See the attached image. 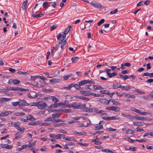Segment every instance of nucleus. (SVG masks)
Returning <instances> with one entry per match:
<instances>
[{
    "instance_id": "obj_1",
    "label": "nucleus",
    "mask_w": 153,
    "mask_h": 153,
    "mask_svg": "<svg viewBox=\"0 0 153 153\" xmlns=\"http://www.w3.org/2000/svg\"><path fill=\"white\" fill-rule=\"evenodd\" d=\"M37 107L38 109L42 110L46 108L47 106V104L45 102H43L41 101L37 102Z\"/></svg>"
},
{
    "instance_id": "obj_2",
    "label": "nucleus",
    "mask_w": 153,
    "mask_h": 153,
    "mask_svg": "<svg viewBox=\"0 0 153 153\" xmlns=\"http://www.w3.org/2000/svg\"><path fill=\"white\" fill-rule=\"evenodd\" d=\"M90 4L94 8L97 9H100L103 7L102 5L99 3L95 1H92Z\"/></svg>"
},
{
    "instance_id": "obj_3",
    "label": "nucleus",
    "mask_w": 153,
    "mask_h": 153,
    "mask_svg": "<svg viewBox=\"0 0 153 153\" xmlns=\"http://www.w3.org/2000/svg\"><path fill=\"white\" fill-rule=\"evenodd\" d=\"M82 94L85 96H91L93 94V93L89 91H80Z\"/></svg>"
},
{
    "instance_id": "obj_4",
    "label": "nucleus",
    "mask_w": 153,
    "mask_h": 153,
    "mask_svg": "<svg viewBox=\"0 0 153 153\" xmlns=\"http://www.w3.org/2000/svg\"><path fill=\"white\" fill-rule=\"evenodd\" d=\"M17 123H13V125L12 126H14L17 130L20 131L22 132H24L25 130V128L20 127L18 125Z\"/></svg>"
},
{
    "instance_id": "obj_5",
    "label": "nucleus",
    "mask_w": 153,
    "mask_h": 153,
    "mask_svg": "<svg viewBox=\"0 0 153 153\" xmlns=\"http://www.w3.org/2000/svg\"><path fill=\"white\" fill-rule=\"evenodd\" d=\"M19 107H21L22 106L29 105V103H27L25 100H20L19 101Z\"/></svg>"
},
{
    "instance_id": "obj_6",
    "label": "nucleus",
    "mask_w": 153,
    "mask_h": 153,
    "mask_svg": "<svg viewBox=\"0 0 153 153\" xmlns=\"http://www.w3.org/2000/svg\"><path fill=\"white\" fill-rule=\"evenodd\" d=\"M44 99H49L50 100H52L53 102H58V99H57L56 97H55L54 96H49L46 97H45Z\"/></svg>"
},
{
    "instance_id": "obj_7",
    "label": "nucleus",
    "mask_w": 153,
    "mask_h": 153,
    "mask_svg": "<svg viewBox=\"0 0 153 153\" xmlns=\"http://www.w3.org/2000/svg\"><path fill=\"white\" fill-rule=\"evenodd\" d=\"M12 114V112L11 111H5L2 112L1 113V116H6L8 115L9 114Z\"/></svg>"
},
{
    "instance_id": "obj_8",
    "label": "nucleus",
    "mask_w": 153,
    "mask_h": 153,
    "mask_svg": "<svg viewBox=\"0 0 153 153\" xmlns=\"http://www.w3.org/2000/svg\"><path fill=\"white\" fill-rule=\"evenodd\" d=\"M100 102L104 104L107 105L109 103V100H107L105 99H103L100 100H99Z\"/></svg>"
},
{
    "instance_id": "obj_9",
    "label": "nucleus",
    "mask_w": 153,
    "mask_h": 153,
    "mask_svg": "<svg viewBox=\"0 0 153 153\" xmlns=\"http://www.w3.org/2000/svg\"><path fill=\"white\" fill-rule=\"evenodd\" d=\"M87 108L86 107V105L85 104H78L77 109H80L83 110H85Z\"/></svg>"
},
{
    "instance_id": "obj_10",
    "label": "nucleus",
    "mask_w": 153,
    "mask_h": 153,
    "mask_svg": "<svg viewBox=\"0 0 153 153\" xmlns=\"http://www.w3.org/2000/svg\"><path fill=\"white\" fill-rule=\"evenodd\" d=\"M7 90L10 91H19L20 89L19 87H7Z\"/></svg>"
},
{
    "instance_id": "obj_11",
    "label": "nucleus",
    "mask_w": 153,
    "mask_h": 153,
    "mask_svg": "<svg viewBox=\"0 0 153 153\" xmlns=\"http://www.w3.org/2000/svg\"><path fill=\"white\" fill-rule=\"evenodd\" d=\"M121 85L119 83H113V88L115 89H117L120 88Z\"/></svg>"
},
{
    "instance_id": "obj_12",
    "label": "nucleus",
    "mask_w": 153,
    "mask_h": 153,
    "mask_svg": "<svg viewBox=\"0 0 153 153\" xmlns=\"http://www.w3.org/2000/svg\"><path fill=\"white\" fill-rule=\"evenodd\" d=\"M33 13V12L32 11V16L34 18H38L39 17H42L43 15L42 14H35Z\"/></svg>"
},
{
    "instance_id": "obj_13",
    "label": "nucleus",
    "mask_w": 153,
    "mask_h": 153,
    "mask_svg": "<svg viewBox=\"0 0 153 153\" xmlns=\"http://www.w3.org/2000/svg\"><path fill=\"white\" fill-rule=\"evenodd\" d=\"M49 81L50 82H52L53 83H56L59 82L60 80L58 79L53 78L50 80Z\"/></svg>"
},
{
    "instance_id": "obj_14",
    "label": "nucleus",
    "mask_w": 153,
    "mask_h": 153,
    "mask_svg": "<svg viewBox=\"0 0 153 153\" xmlns=\"http://www.w3.org/2000/svg\"><path fill=\"white\" fill-rule=\"evenodd\" d=\"M71 107L73 108L74 109H77L78 104H79V103H77V102H74L71 103Z\"/></svg>"
},
{
    "instance_id": "obj_15",
    "label": "nucleus",
    "mask_w": 153,
    "mask_h": 153,
    "mask_svg": "<svg viewBox=\"0 0 153 153\" xmlns=\"http://www.w3.org/2000/svg\"><path fill=\"white\" fill-rule=\"evenodd\" d=\"M27 0L24 1L23 2V4L22 7L23 10H26V7L27 6Z\"/></svg>"
},
{
    "instance_id": "obj_16",
    "label": "nucleus",
    "mask_w": 153,
    "mask_h": 153,
    "mask_svg": "<svg viewBox=\"0 0 153 153\" xmlns=\"http://www.w3.org/2000/svg\"><path fill=\"white\" fill-rule=\"evenodd\" d=\"M133 124L135 126H142L143 125V124L140 122H134Z\"/></svg>"
},
{
    "instance_id": "obj_17",
    "label": "nucleus",
    "mask_w": 153,
    "mask_h": 153,
    "mask_svg": "<svg viewBox=\"0 0 153 153\" xmlns=\"http://www.w3.org/2000/svg\"><path fill=\"white\" fill-rule=\"evenodd\" d=\"M61 114L60 113H55L53 114L52 115V117L53 118H59Z\"/></svg>"
},
{
    "instance_id": "obj_18",
    "label": "nucleus",
    "mask_w": 153,
    "mask_h": 153,
    "mask_svg": "<svg viewBox=\"0 0 153 153\" xmlns=\"http://www.w3.org/2000/svg\"><path fill=\"white\" fill-rule=\"evenodd\" d=\"M27 120H31L32 121H34L35 120V119L30 114L28 115L27 117Z\"/></svg>"
},
{
    "instance_id": "obj_19",
    "label": "nucleus",
    "mask_w": 153,
    "mask_h": 153,
    "mask_svg": "<svg viewBox=\"0 0 153 153\" xmlns=\"http://www.w3.org/2000/svg\"><path fill=\"white\" fill-rule=\"evenodd\" d=\"M11 98H0V103L2 102L8 101H10Z\"/></svg>"
},
{
    "instance_id": "obj_20",
    "label": "nucleus",
    "mask_w": 153,
    "mask_h": 153,
    "mask_svg": "<svg viewBox=\"0 0 153 153\" xmlns=\"http://www.w3.org/2000/svg\"><path fill=\"white\" fill-rule=\"evenodd\" d=\"M21 133L20 132H17L16 134V137L13 138V140H15V139L20 138L22 137Z\"/></svg>"
},
{
    "instance_id": "obj_21",
    "label": "nucleus",
    "mask_w": 153,
    "mask_h": 153,
    "mask_svg": "<svg viewBox=\"0 0 153 153\" xmlns=\"http://www.w3.org/2000/svg\"><path fill=\"white\" fill-rule=\"evenodd\" d=\"M79 59V58L78 57H74L71 58V60L73 63L76 62Z\"/></svg>"
},
{
    "instance_id": "obj_22",
    "label": "nucleus",
    "mask_w": 153,
    "mask_h": 153,
    "mask_svg": "<svg viewBox=\"0 0 153 153\" xmlns=\"http://www.w3.org/2000/svg\"><path fill=\"white\" fill-rule=\"evenodd\" d=\"M10 80H11L12 82L15 85L19 84L20 83V81L17 79H10L9 80V81Z\"/></svg>"
},
{
    "instance_id": "obj_23",
    "label": "nucleus",
    "mask_w": 153,
    "mask_h": 153,
    "mask_svg": "<svg viewBox=\"0 0 153 153\" xmlns=\"http://www.w3.org/2000/svg\"><path fill=\"white\" fill-rule=\"evenodd\" d=\"M111 101L112 102L113 105H117L119 104H120V103L117 101H115L113 99H110L109 100V102Z\"/></svg>"
},
{
    "instance_id": "obj_24",
    "label": "nucleus",
    "mask_w": 153,
    "mask_h": 153,
    "mask_svg": "<svg viewBox=\"0 0 153 153\" xmlns=\"http://www.w3.org/2000/svg\"><path fill=\"white\" fill-rule=\"evenodd\" d=\"M86 82H87V81H86V80H83L81 82H78V83L79 84V85H80V86H81L84 85H85L86 84Z\"/></svg>"
},
{
    "instance_id": "obj_25",
    "label": "nucleus",
    "mask_w": 153,
    "mask_h": 153,
    "mask_svg": "<svg viewBox=\"0 0 153 153\" xmlns=\"http://www.w3.org/2000/svg\"><path fill=\"white\" fill-rule=\"evenodd\" d=\"M93 87L95 90L102 89H103L102 87L97 85H94Z\"/></svg>"
},
{
    "instance_id": "obj_26",
    "label": "nucleus",
    "mask_w": 153,
    "mask_h": 153,
    "mask_svg": "<svg viewBox=\"0 0 153 153\" xmlns=\"http://www.w3.org/2000/svg\"><path fill=\"white\" fill-rule=\"evenodd\" d=\"M72 74H70L68 75L65 76L63 77V78H64V79L65 80H68V78L69 77H71L72 76Z\"/></svg>"
},
{
    "instance_id": "obj_27",
    "label": "nucleus",
    "mask_w": 153,
    "mask_h": 153,
    "mask_svg": "<svg viewBox=\"0 0 153 153\" xmlns=\"http://www.w3.org/2000/svg\"><path fill=\"white\" fill-rule=\"evenodd\" d=\"M117 74L115 72H113L112 73H110L108 74L107 75L110 78H111L113 76H115L117 75Z\"/></svg>"
},
{
    "instance_id": "obj_28",
    "label": "nucleus",
    "mask_w": 153,
    "mask_h": 153,
    "mask_svg": "<svg viewBox=\"0 0 153 153\" xmlns=\"http://www.w3.org/2000/svg\"><path fill=\"white\" fill-rule=\"evenodd\" d=\"M120 110V109L118 107L113 106L112 110V111H114L115 112H118Z\"/></svg>"
},
{
    "instance_id": "obj_29",
    "label": "nucleus",
    "mask_w": 153,
    "mask_h": 153,
    "mask_svg": "<svg viewBox=\"0 0 153 153\" xmlns=\"http://www.w3.org/2000/svg\"><path fill=\"white\" fill-rule=\"evenodd\" d=\"M64 122V121L61 119H53V123H58L60 122Z\"/></svg>"
},
{
    "instance_id": "obj_30",
    "label": "nucleus",
    "mask_w": 153,
    "mask_h": 153,
    "mask_svg": "<svg viewBox=\"0 0 153 153\" xmlns=\"http://www.w3.org/2000/svg\"><path fill=\"white\" fill-rule=\"evenodd\" d=\"M102 152H105L107 153H116L115 152H113L112 151L110 150L109 149H104L102 150Z\"/></svg>"
},
{
    "instance_id": "obj_31",
    "label": "nucleus",
    "mask_w": 153,
    "mask_h": 153,
    "mask_svg": "<svg viewBox=\"0 0 153 153\" xmlns=\"http://www.w3.org/2000/svg\"><path fill=\"white\" fill-rule=\"evenodd\" d=\"M64 103H65V102H62V103L61 102V103H55L53 105H54V108H56V107H58V106H60L61 105H63Z\"/></svg>"
},
{
    "instance_id": "obj_32",
    "label": "nucleus",
    "mask_w": 153,
    "mask_h": 153,
    "mask_svg": "<svg viewBox=\"0 0 153 153\" xmlns=\"http://www.w3.org/2000/svg\"><path fill=\"white\" fill-rule=\"evenodd\" d=\"M48 6V2H45L43 3L42 4V7L44 8H47Z\"/></svg>"
},
{
    "instance_id": "obj_33",
    "label": "nucleus",
    "mask_w": 153,
    "mask_h": 153,
    "mask_svg": "<svg viewBox=\"0 0 153 153\" xmlns=\"http://www.w3.org/2000/svg\"><path fill=\"white\" fill-rule=\"evenodd\" d=\"M120 88H121L122 89L125 90H128L129 89V86H122L121 85V86Z\"/></svg>"
},
{
    "instance_id": "obj_34",
    "label": "nucleus",
    "mask_w": 153,
    "mask_h": 153,
    "mask_svg": "<svg viewBox=\"0 0 153 153\" xmlns=\"http://www.w3.org/2000/svg\"><path fill=\"white\" fill-rule=\"evenodd\" d=\"M119 117L118 116H114L110 117V120L119 119Z\"/></svg>"
},
{
    "instance_id": "obj_35",
    "label": "nucleus",
    "mask_w": 153,
    "mask_h": 153,
    "mask_svg": "<svg viewBox=\"0 0 153 153\" xmlns=\"http://www.w3.org/2000/svg\"><path fill=\"white\" fill-rule=\"evenodd\" d=\"M134 131L132 130L131 129H128L126 130V133L127 134H133L134 133Z\"/></svg>"
},
{
    "instance_id": "obj_36",
    "label": "nucleus",
    "mask_w": 153,
    "mask_h": 153,
    "mask_svg": "<svg viewBox=\"0 0 153 153\" xmlns=\"http://www.w3.org/2000/svg\"><path fill=\"white\" fill-rule=\"evenodd\" d=\"M65 136V135L64 134H58L56 136V139H60L61 138V136Z\"/></svg>"
},
{
    "instance_id": "obj_37",
    "label": "nucleus",
    "mask_w": 153,
    "mask_h": 153,
    "mask_svg": "<svg viewBox=\"0 0 153 153\" xmlns=\"http://www.w3.org/2000/svg\"><path fill=\"white\" fill-rule=\"evenodd\" d=\"M73 87H74L76 89L78 90L80 88L81 86L80 85H79V84H74Z\"/></svg>"
},
{
    "instance_id": "obj_38",
    "label": "nucleus",
    "mask_w": 153,
    "mask_h": 153,
    "mask_svg": "<svg viewBox=\"0 0 153 153\" xmlns=\"http://www.w3.org/2000/svg\"><path fill=\"white\" fill-rule=\"evenodd\" d=\"M100 92L103 94H109V91L108 90H101Z\"/></svg>"
},
{
    "instance_id": "obj_39",
    "label": "nucleus",
    "mask_w": 153,
    "mask_h": 153,
    "mask_svg": "<svg viewBox=\"0 0 153 153\" xmlns=\"http://www.w3.org/2000/svg\"><path fill=\"white\" fill-rule=\"evenodd\" d=\"M53 119L52 117H50L48 118H47L46 119H45L44 121H52V122H53Z\"/></svg>"
},
{
    "instance_id": "obj_40",
    "label": "nucleus",
    "mask_w": 153,
    "mask_h": 153,
    "mask_svg": "<svg viewBox=\"0 0 153 153\" xmlns=\"http://www.w3.org/2000/svg\"><path fill=\"white\" fill-rule=\"evenodd\" d=\"M103 128V126L102 125H98L95 127V128L96 130H100L102 129Z\"/></svg>"
},
{
    "instance_id": "obj_41",
    "label": "nucleus",
    "mask_w": 153,
    "mask_h": 153,
    "mask_svg": "<svg viewBox=\"0 0 153 153\" xmlns=\"http://www.w3.org/2000/svg\"><path fill=\"white\" fill-rule=\"evenodd\" d=\"M12 105L14 107H16L17 106L19 105V101L16 102H13L12 103Z\"/></svg>"
},
{
    "instance_id": "obj_42",
    "label": "nucleus",
    "mask_w": 153,
    "mask_h": 153,
    "mask_svg": "<svg viewBox=\"0 0 153 153\" xmlns=\"http://www.w3.org/2000/svg\"><path fill=\"white\" fill-rule=\"evenodd\" d=\"M29 105H30L31 106H38V103L37 102H31L29 104Z\"/></svg>"
},
{
    "instance_id": "obj_43",
    "label": "nucleus",
    "mask_w": 153,
    "mask_h": 153,
    "mask_svg": "<svg viewBox=\"0 0 153 153\" xmlns=\"http://www.w3.org/2000/svg\"><path fill=\"white\" fill-rule=\"evenodd\" d=\"M105 22V20L104 19H102L100 21H99L98 23H97V25L98 26L100 25L101 24L103 23L104 22Z\"/></svg>"
},
{
    "instance_id": "obj_44",
    "label": "nucleus",
    "mask_w": 153,
    "mask_h": 153,
    "mask_svg": "<svg viewBox=\"0 0 153 153\" xmlns=\"http://www.w3.org/2000/svg\"><path fill=\"white\" fill-rule=\"evenodd\" d=\"M31 96H32V98H36L37 97L36 93L34 92H31Z\"/></svg>"
},
{
    "instance_id": "obj_45",
    "label": "nucleus",
    "mask_w": 153,
    "mask_h": 153,
    "mask_svg": "<svg viewBox=\"0 0 153 153\" xmlns=\"http://www.w3.org/2000/svg\"><path fill=\"white\" fill-rule=\"evenodd\" d=\"M81 99L82 100L86 101H88L90 100V99L81 96Z\"/></svg>"
},
{
    "instance_id": "obj_46",
    "label": "nucleus",
    "mask_w": 153,
    "mask_h": 153,
    "mask_svg": "<svg viewBox=\"0 0 153 153\" xmlns=\"http://www.w3.org/2000/svg\"><path fill=\"white\" fill-rule=\"evenodd\" d=\"M51 124V123H50L46 122L45 123H42V126H50Z\"/></svg>"
},
{
    "instance_id": "obj_47",
    "label": "nucleus",
    "mask_w": 153,
    "mask_h": 153,
    "mask_svg": "<svg viewBox=\"0 0 153 153\" xmlns=\"http://www.w3.org/2000/svg\"><path fill=\"white\" fill-rule=\"evenodd\" d=\"M134 91L137 92V93H140V94H145V92L143 91H140L138 89H135V90Z\"/></svg>"
},
{
    "instance_id": "obj_48",
    "label": "nucleus",
    "mask_w": 153,
    "mask_h": 153,
    "mask_svg": "<svg viewBox=\"0 0 153 153\" xmlns=\"http://www.w3.org/2000/svg\"><path fill=\"white\" fill-rule=\"evenodd\" d=\"M118 9H115L114 10L111 11L110 13V14L111 15H112L114 13H115L118 12Z\"/></svg>"
},
{
    "instance_id": "obj_49",
    "label": "nucleus",
    "mask_w": 153,
    "mask_h": 153,
    "mask_svg": "<svg viewBox=\"0 0 153 153\" xmlns=\"http://www.w3.org/2000/svg\"><path fill=\"white\" fill-rule=\"evenodd\" d=\"M18 73L19 74H22L25 75H26L28 74V73L27 72H23V71H18Z\"/></svg>"
},
{
    "instance_id": "obj_50",
    "label": "nucleus",
    "mask_w": 153,
    "mask_h": 153,
    "mask_svg": "<svg viewBox=\"0 0 153 153\" xmlns=\"http://www.w3.org/2000/svg\"><path fill=\"white\" fill-rule=\"evenodd\" d=\"M111 69L110 68H108V69H105V72L106 73V74L107 75H108V74H109L110 73V71H111Z\"/></svg>"
},
{
    "instance_id": "obj_51",
    "label": "nucleus",
    "mask_w": 153,
    "mask_h": 153,
    "mask_svg": "<svg viewBox=\"0 0 153 153\" xmlns=\"http://www.w3.org/2000/svg\"><path fill=\"white\" fill-rule=\"evenodd\" d=\"M13 148V146L12 145H6L5 144V148L8 149H11Z\"/></svg>"
},
{
    "instance_id": "obj_52",
    "label": "nucleus",
    "mask_w": 153,
    "mask_h": 153,
    "mask_svg": "<svg viewBox=\"0 0 153 153\" xmlns=\"http://www.w3.org/2000/svg\"><path fill=\"white\" fill-rule=\"evenodd\" d=\"M71 111L70 109H62V112H65V113H68L70 112Z\"/></svg>"
},
{
    "instance_id": "obj_53",
    "label": "nucleus",
    "mask_w": 153,
    "mask_h": 153,
    "mask_svg": "<svg viewBox=\"0 0 153 153\" xmlns=\"http://www.w3.org/2000/svg\"><path fill=\"white\" fill-rule=\"evenodd\" d=\"M143 1H139L137 4V6L138 7L143 5Z\"/></svg>"
},
{
    "instance_id": "obj_54",
    "label": "nucleus",
    "mask_w": 153,
    "mask_h": 153,
    "mask_svg": "<svg viewBox=\"0 0 153 153\" xmlns=\"http://www.w3.org/2000/svg\"><path fill=\"white\" fill-rule=\"evenodd\" d=\"M120 78H121L123 79L124 80L126 79H128L130 78V77L129 76H128V75H126L125 76H123V77H120Z\"/></svg>"
},
{
    "instance_id": "obj_55",
    "label": "nucleus",
    "mask_w": 153,
    "mask_h": 153,
    "mask_svg": "<svg viewBox=\"0 0 153 153\" xmlns=\"http://www.w3.org/2000/svg\"><path fill=\"white\" fill-rule=\"evenodd\" d=\"M127 140L129 142L131 143L134 142L136 141L135 140H132L130 137H128L127 138Z\"/></svg>"
},
{
    "instance_id": "obj_56",
    "label": "nucleus",
    "mask_w": 153,
    "mask_h": 153,
    "mask_svg": "<svg viewBox=\"0 0 153 153\" xmlns=\"http://www.w3.org/2000/svg\"><path fill=\"white\" fill-rule=\"evenodd\" d=\"M57 25H53L52 26H51L50 30H53L54 29H55L56 27H57Z\"/></svg>"
},
{
    "instance_id": "obj_57",
    "label": "nucleus",
    "mask_w": 153,
    "mask_h": 153,
    "mask_svg": "<svg viewBox=\"0 0 153 153\" xmlns=\"http://www.w3.org/2000/svg\"><path fill=\"white\" fill-rule=\"evenodd\" d=\"M137 132H140L141 131H143V129L142 128H141L139 127H137L136 128V129L135 130Z\"/></svg>"
},
{
    "instance_id": "obj_58",
    "label": "nucleus",
    "mask_w": 153,
    "mask_h": 153,
    "mask_svg": "<svg viewBox=\"0 0 153 153\" xmlns=\"http://www.w3.org/2000/svg\"><path fill=\"white\" fill-rule=\"evenodd\" d=\"M57 146H59L60 148H62V146H60V145H59V144H56L55 146H53V145L51 146V148L52 149H53L54 148L56 147H57Z\"/></svg>"
},
{
    "instance_id": "obj_59",
    "label": "nucleus",
    "mask_w": 153,
    "mask_h": 153,
    "mask_svg": "<svg viewBox=\"0 0 153 153\" xmlns=\"http://www.w3.org/2000/svg\"><path fill=\"white\" fill-rule=\"evenodd\" d=\"M70 29L69 28H66L64 32V33L67 34L68 33V32L70 31Z\"/></svg>"
},
{
    "instance_id": "obj_60",
    "label": "nucleus",
    "mask_w": 153,
    "mask_h": 153,
    "mask_svg": "<svg viewBox=\"0 0 153 153\" xmlns=\"http://www.w3.org/2000/svg\"><path fill=\"white\" fill-rule=\"evenodd\" d=\"M136 140V141H137L139 143H142L143 142H146L145 140L144 139H142L141 140L136 139V140Z\"/></svg>"
},
{
    "instance_id": "obj_61",
    "label": "nucleus",
    "mask_w": 153,
    "mask_h": 153,
    "mask_svg": "<svg viewBox=\"0 0 153 153\" xmlns=\"http://www.w3.org/2000/svg\"><path fill=\"white\" fill-rule=\"evenodd\" d=\"M95 108H89L88 109V111L90 112H94Z\"/></svg>"
},
{
    "instance_id": "obj_62",
    "label": "nucleus",
    "mask_w": 153,
    "mask_h": 153,
    "mask_svg": "<svg viewBox=\"0 0 153 153\" xmlns=\"http://www.w3.org/2000/svg\"><path fill=\"white\" fill-rule=\"evenodd\" d=\"M98 114H101L102 115H104L105 114V111L102 110H100L99 111Z\"/></svg>"
},
{
    "instance_id": "obj_63",
    "label": "nucleus",
    "mask_w": 153,
    "mask_h": 153,
    "mask_svg": "<svg viewBox=\"0 0 153 153\" xmlns=\"http://www.w3.org/2000/svg\"><path fill=\"white\" fill-rule=\"evenodd\" d=\"M102 118L104 120H110V117H102Z\"/></svg>"
},
{
    "instance_id": "obj_64",
    "label": "nucleus",
    "mask_w": 153,
    "mask_h": 153,
    "mask_svg": "<svg viewBox=\"0 0 153 153\" xmlns=\"http://www.w3.org/2000/svg\"><path fill=\"white\" fill-rule=\"evenodd\" d=\"M134 116L130 114H128L127 118L128 119H132L133 118H134Z\"/></svg>"
}]
</instances>
